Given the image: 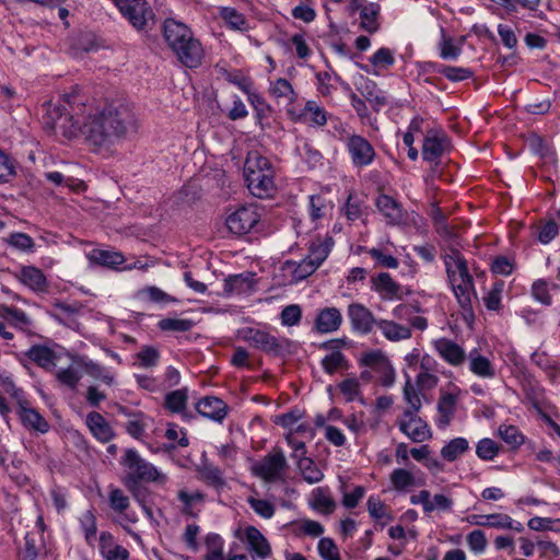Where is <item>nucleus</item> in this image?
I'll use <instances>...</instances> for the list:
<instances>
[{"mask_svg":"<svg viewBox=\"0 0 560 560\" xmlns=\"http://www.w3.org/2000/svg\"><path fill=\"white\" fill-rule=\"evenodd\" d=\"M63 103L50 106L48 117L52 128L72 138L82 132L88 142L96 148H107L125 137L133 124V114L128 104L115 101L101 112L84 118L85 104L78 89L63 95Z\"/></svg>","mask_w":560,"mask_h":560,"instance_id":"f257e3e1","label":"nucleus"},{"mask_svg":"<svg viewBox=\"0 0 560 560\" xmlns=\"http://www.w3.org/2000/svg\"><path fill=\"white\" fill-rule=\"evenodd\" d=\"M444 264L452 290L460 306L463 319L466 324L471 325L475 320L472 299H477V295L467 261L458 249L452 248L444 256Z\"/></svg>","mask_w":560,"mask_h":560,"instance_id":"f03ea898","label":"nucleus"},{"mask_svg":"<svg viewBox=\"0 0 560 560\" xmlns=\"http://www.w3.org/2000/svg\"><path fill=\"white\" fill-rule=\"evenodd\" d=\"M163 36L185 67L194 69L201 65L202 46L186 24L174 19H166L163 23Z\"/></svg>","mask_w":560,"mask_h":560,"instance_id":"7ed1b4c3","label":"nucleus"},{"mask_svg":"<svg viewBox=\"0 0 560 560\" xmlns=\"http://www.w3.org/2000/svg\"><path fill=\"white\" fill-rule=\"evenodd\" d=\"M271 162L258 152H249L244 166V176L250 194L264 199L276 190Z\"/></svg>","mask_w":560,"mask_h":560,"instance_id":"20e7f679","label":"nucleus"},{"mask_svg":"<svg viewBox=\"0 0 560 560\" xmlns=\"http://www.w3.org/2000/svg\"><path fill=\"white\" fill-rule=\"evenodd\" d=\"M241 337L253 348L272 357H285L293 353L294 342L285 337H277L267 330L246 327Z\"/></svg>","mask_w":560,"mask_h":560,"instance_id":"39448f33","label":"nucleus"},{"mask_svg":"<svg viewBox=\"0 0 560 560\" xmlns=\"http://www.w3.org/2000/svg\"><path fill=\"white\" fill-rule=\"evenodd\" d=\"M120 464L127 470L124 481L136 480L140 482L163 483L166 480V477L161 474L154 465L142 458L133 448L126 450L125 455L120 459Z\"/></svg>","mask_w":560,"mask_h":560,"instance_id":"423d86ee","label":"nucleus"},{"mask_svg":"<svg viewBox=\"0 0 560 560\" xmlns=\"http://www.w3.org/2000/svg\"><path fill=\"white\" fill-rule=\"evenodd\" d=\"M260 218L261 214L256 205H245L238 207L226 217L225 225L232 234L243 236L255 230Z\"/></svg>","mask_w":560,"mask_h":560,"instance_id":"0eeeda50","label":"nucleus"},{"mask_svg":"<svg viewBox=\"0 0 560 560\" xmlns=\"http://www.w3.org/2000/svg\"><path fill=\"white\" fill-rule=\"evenodd\" d=\"M288 468L285 456L281 448H273L253 467V474L267 482L281 479Z\"/></svg>","mask_w":560,"mask_h":560,"instance_id":"6e6552de","label":"nucleus"},{"mask_svg":"<svg viewBox=\"0 0 560 560\" xmlns=\"http://www.w3.org/2000/svg\"><path fill=\"white\" fill-rule=\"evenodd\" d=\"M120 13L137 31H145L154 14L145 0H113Z\"/></svg>","mask_w":560,"mask_h":560,"instance_id":"1a4fd4ad","label":"nucleus"},{"mask_svg":"<svg viewBox=\"0 0 560 560\" xmlns=\"http://www.w3.org/2000/svg\"><path fill=\"white\" fill-rule=\"evenodd\" d=\"M287 114L294 122H305L311 127H324L334 116L319 106L315 101H307L304 108L298 112L294 107H288Z\"/></svg>","mask_w":560,"mask_h":560,"instance_id":"9d476101","label":"nucleus"},{"mask_svg":"<svg viewBox=\"0 0 560 560\" xmlns=\"http://www.w3.org/2000/svg\"><path fill=\"white\" fill-rule=\"evenodd\" d=\"M345 144L353 166L365 167L373 163L376 152L364 137L355 133L348 135Z\"/></svg>","mask_w":560,"mask_h":560,"instance_id":"9b49d317","label":"nucleus"},{"mask_svg":"<svg viewBox=\"0 0 560 560\" xmlns=\"http://www.w3.org/2000/svg\"><path fill=\"white\" fill-rule=\"evenodd\" d=\"M402 417L398 422L399 430L412 442L421 443L431 438L429 425L420 417L413 415V411H404Z\"/></svg>","mask_w":560,"mask_h":560,"instance_id":"f8f14e48","label":"nucleus"},{"mask_svg":"<svg viewBox=\"0 0 560 560\" xmlns=\"http://www.w3.org/2000/svg\"><path fill=\"white\" fill-rule=\"evenodd\" d=\"M447 138L441 129L427 131L422 144V158L428 162H436L445 151Z\"/></svg>","mask_w":560,"mask_h":560,"instance_id":"ddd939ff","label":"nucleus"},{"mask_svg":"<svg viewBox=\"0 0 560 560\" xmlns=\"http://www.w3.org/2000/svg\"><path fill=\"white\" fill-rule=\"evenodd\" d=\"M348 317L352 329L362 335L371 332L373 326L378 322L372 312L360 303H352L348 306Z\"/></svg>","mask_w":560,"mask_h":560,"instance_id":"4468645a","label":"nucleus"},{"mask_svg":"<svg viewBox=\"0 0 560 560\" xmlns=\"http://www.w3.org/2000/svg\"><path fill=\"white\" fill-rule=\"evenodd\" d=\"M342 324V315L337 307L320 310L315 318L314 328L319 334H330L339 329Z\"/></svg>","mask_w":560,"mask_h":560,"instance_id":"2eb2a0df","label":"nucleus"},{"mask_svg":"<svg viewBox=\"0 0 560 560\" xmlns=\"http://www.w3.org/2000/svg\"><path fill=\"white\" fill-rule=\"evenodd\" d=\"M196 410L205 418L221 422L226 416V404L218 397L207 396L196 404Z\"/></svg>","mask_w":560,"mask_h":560,"instance_id":"dca6fc26","label":"nucleus"},{"mask_svg":"<svg viewBox=\"0 0 560 560\" xmlns=\"http://www.w3.org/2000/svg\"><path fill=\"white\" fill-rule=\"evenodd\" d=\"M434 348L441 358L451 365H460L466 359L465 350L451 339L441 338L435 340Z\"/></svg>","mask_w":560,"mask_h":560,"instance_id":"f3484780","label":"nucleus"},{"mask_svg":"<svg viewBox=\"0 0 560 560\" xmlns=\"http://www.w3.org/2000/svg\"><path fill=\"white\" fill-rule=\"evenodd\" d=\"M0 319L24 332H27L32 325V319L24 311L5 304H0Z\"/></svg>","mask_w":560,"mask_h":560,"instance_id":"a211bd4d","label":"nucleus"},{"mask_svg":"<svg viewBox=\"0 0 560 560\" xmlns=\"http://www.w3.org/2000/svg\"><path fill=\"white\" fill-rule=\"evenodd\" d=\"M372 288L381 294L383 299L393 300L401 299V287L393 280L389 273L381 272L372 279Z\"/></svg>","mask_w":560,"mask_h":560,"instance_id":"6ab92c4d","label":"nucleus"},{"mask_svg":"<svg viewBox=\"0 0 560 560\" xmlns=\"http://www.w3.org/2000/svg\"><path fill=\"white\" fill-rule=\"evenodd\" d=\"M376 207L389 224H398L404 219L401 205L388 195L378 196Z\"/></svg>","mask_w":560,"mask_h":560,"instance_id":"aec40b11","label":"nucleus"},{"mask_svg":"<svg viewBox=\"0 0 560 560\" xmlns=\"http://www.w3.org/2000/svg\"><path fill=\"white\" fill-rule=\"evenodd\" d=\"M22 424L28 429L40 433H46L49 430V423L47 420L31 405L28 407L23 406L22 410H16Z\"/></svg>","mask_w":560,"mask_h":560,"instance_id":"412c9836","label":"nucleus"},{"mask_svg":"<svg viewBox=\"0 0 560 560\" xmlns=\"http://www.w3.org/2000/svg\"><path fill=\"white\" fill-rule=\"evenodd\" d=\"M100 551L106 560H128L130 556L124 546L114 544L113 535L108 532L100 535Z\"/></svg>","mask_w":560,"mask_h":560,"instance_id":"4be33fe9","label":"nucleus"},{"mask_svg":"<svg viewBox=\"0 0 560 560\" xmlns=\"http://www.w3.org/2000/svg\"><path fill=\"white\" fill-rule=\"evenodd\" d=\"M19 279L23 284L35 292H46L47 279L43 271L34 266H24L20 270Z\"/></svg>","mask_w":560,"mask_h":560,"instance_id":"5701e85b","label":"nucleus"},{"mask_svg":"<svg viewBox=\"0 0 560 560\" xmlns=\"http://www.w3.org/2000/svg\"><path fill=\"white\" fill-rule=\"evenodd\" d=\"M358 91L375 112H380L387 104V97L373 80L364 79Z\"/></svg>","mask_w":560,"mask_h":560,"instance_id":"b1692460","label":"nucleus"},{"mask_svg":"<svg viewBox=\"0 0 560 560\" xmlns=\"http://www.w3.org/2000/svg\"><path fill=\"white\" fill-rule=\"evenodd\" d=\"M86 425L92 434L101 442H108L114 436V431L109 423L96 411H92L86 416Z\"/></svg>","mask_w":560,"mask_h":560,"instance_id":"393cba45","label":"nucleus"},{"mask_svg":"<svg viewBox=\"0 0 560 560\" xmlns=\"http://www.w3.org/2000/svg\"><path fill=\"white\" fill-rule=\"evenodd\" d=\"M86 256L92 264L109 268H116L125 260L122 254L119 252L100 248L92 249Z\"/></svg>","mask_w":560,"mask_h":560,"instance_id":"a878e982","label":"nucleus"},{"mask_svg":"<svg viewBox=\"0 0 560 560\" xmlns=\"http://www.w3.org/2000/svg\"><path fill=\"white\" fill-rule=\"evenodd\" d=\"M253 285L254 281L252 273L229 276L224 280V293L228 295L246 293L253 289Z\"/></svg>","mask_w":560,"mask_h":560,"instance_id":"bb28decb","label":"nucleus"},{"mask_svg":"<svg viewBox=\"0 0 560 560\" xmlns=\"http://www.w3.org/2000/svg\"><path fill=\"white\" fill-rule=\"evenodd\" d=\"M245 535L250 549L261 559L270 556L271 547L264 535L254 526L245 529Z\"/></svg>","mask_w":560,"mask_h":560,"instance_id":"cd10ccee","label":"nucleus"},{"mask_svg":"<svg viewBox=\"0 0 560 560\" xmlns=\"http://www.w3.org/2000/svg\"><path fill=\"white\" fill-rule=\"evenodd\" d=\"M457 404V396L452 393H443L438 401V411L440 418L438 420V425L440 428H445L450 424L451 419L455 412V407Z\"/></svg>","mask_w":560,"mask_h":560,"instance_id":"c85d7f7f","label":"nucleus"},{"mask_svg":"<svg viewBox=\"0 0 560 560\" xmlns=\"http://www.w3.org/2000/svg\"><path fill=\"white\" fill-rule=\"evenodd\" d=\"M376 326L385 338L390 341H399L411 337V329L409 327L393 320L381 319L376 323Z\"/></svg>","mask_w":560,"mask_h":560,"instance_id":"c756f323","label":"nucleus"},{"mask_svg":"<svg viewBox=\"0 0 560 560\" xmlns=\"http://www.w3.org/2000/svg\"><path fill=\"white\" fill-rule=\"evenodd\" d=\"M381 13V7L377 3H370L368 7L362 8L359 12L360 28L374 34L380 28L378 15Z\"/></svg>","mask_w":560,"mask_h":560,"instance_id":"7c9ffc66","label":"nucleus"},{"mask_svg":"<svg viewBox=\"0 0 560 560\" xmlns=\"http://www.w3.org/2000/svg\"><path fill=\"white\" fill-rule=\"evenodd\" d=\"M219 15L231 30L247 32L250 28L244 14L238 12L235 8L222 7L220 8Z\"/></svg>","mask_w":560,"mask_h":560,"instance_id":"2f4dec72","label":"nucleus"},{"mask_svg":"<svg viewBox=\"0 0 560 560\" xmlns=\"http://www.w3.org/2000/svg\"><path fill=\"white\" fill-rule=\"evenodd\" d=\"M469 370L475 375L483 378H492L495 375V371L489 359L479 354L476 349L469 353Z\"/></svg>","mask_w":560,"mask_h":560,"instance_id":"473e14b6","label":"nucleus"},{"mask_svg":"<svg viewBox=\"0 0 560 560\" xmlns=\"http://www.w3.org/2000/svg\"><path fill=\"white\" fill-rule=\"evenodd\" d=\"M334 244V240L330 236H326L323 241H313L310 245V254L307 255V258L319 267L328 257Z\"/></svg>","mask_w":560,"mask_h":560,"instance_id":"72a5a7b5","label":"nucleus"},{"mask_svg":"<svg viewBox=\"0 0 560 560\" xmlns=\"http://www.w3.org/2000/svg\"><path fill=\"white\" fill-rule=\"evenodd\" d=\"M101 43L98 42V37L92 32H82L80 33L72 43L73 55H78L79 52H92L96 51L101 47Z\"/></svg>","mask_w":560,"mask_h":560,"instance_id":"f704fd0d","label":"nucleus"},{"mask_svg":"<svg viewBox=\"0 0 560 560\" xmlns=\"http://www.w3.org/2000/svg\"><path fill=\"white\" fill-rule=\"evenodd\" d=\"M464 38L462 37L459 44H455L453 37L445 35V30L441 27V42L439 43L440 57L444 60H456L462 54V44Z\"/></svg>","mask_w":560,"mask_h":560,"instance_id":"c9c22d12","label":"nucleus"},{"mask_svg":"<svg viewBox=\"0 0 560 560\" xmlns=\"http://www.w3.org/2000/svg\"><path fill=\"white\" fill-rule=\"evenodd\" d=\"M298 467L299 470L301 471L303 479L311 485L317 483L322 481L324 478L323 471L310 457L300 458V460L298 462Z\"/></svg>","mask_w":560,"mask_h":560,"instance_id":"e433bc0d","label":"nucleus"},{"mask_svg":"<svg viewBox=\"0 0 560 560\" xmlns=\"http://www.w3.org/2000/svg\"><path fill=\"white\" fill-rule=\"evenodd\" d=\"M468 448L469 443L465 438H455L442 447L441 456L447 462H454Z\"/></svg>","mask_w":560,"mask_h":560,"instance_id":"4c0bfd02","label":"nucleus"},{"mask_svg":"<svg viewBox=\"0 0 560 560\" xmlns=\"http://www.w3.org/2000/svg\"><path fill=\"white\" fill-rule=\"evenodd\" d=\"M80 365L84 369V371L95 380H101L107 385H112L114 382L113 375L104 368L103 365L89 360L86 358H82L80 360Z\"/></svg>","mask_w":560,"mask_h":560,"instance_id":"58836bf2","label":"nucleus"},{"mask_svg":"<svg viewBox=\"0 0 560 560\" xmlns=\"http://www.w3.org/2000/svg\"><path fill=\"white\" fill-rule=\"evenodd\" d=\"M26 357L42 368L52 364L55 354L51 349L46 346L35 345L26 351Z\"/></svg>","mask_w":560,"mask_h":560,"instance_id":"ea45409f","label":"nucleus"},{"mask_svg":"<svg viewBox=\"0 0 560 560\" xmlns=\"http://www.w3.org/2000/svg\"><path fill=\"white\" fill-rule=\"evenodd\" d=\"M188 389L186 387L170 392L165 396L164 406L172 412H182L187 405Z\"/></svg>","mask_w":560,"mask_h":560,"instance_id":"a19ab883","label":"nucleus"},{"mask_svg":"<svg viewBox=\"0 0 560 560\" xmlns=\"http://www.w3.org/2000/svg\"><path fill=\"white\" fill-rule=\"evenodd\" d=\"M158 326L163 331L186 332L195 326V322L187 318L166 317L162 318Z\"/></svg>","mask_w":560,"mask_h":560,"instance_id":"79ce46f5","label":"nucleus"},{"mask_svg":"<svg viewBox=\"0 0 560 560\" xmlns=\"http://www.w3.org/2000/svg\"><path fill=\"white\" fill-rule=\"evenodd\" d=\"M390 483L395 490L405 491L409 487L415 486V477L404 468H396L390 474Z\"/></svg>","mask_w":560,"mask_h":560,"instance_id":"37998d69","label":"nucleus"},{"mask_svg":"<svg viewBox=\"0 0 560 560\" xmlns=\"http://www.w3.org/2000/svg\"><path fill=\"white\" fill-rule=\"evenodd\" d=\"M138 295L141 298H145L150 302L156 303V304H168V303L177 301L175 298L171 296L170 294H167L166 292H164L163 290H161L160 288L154 287V285H150V287H145V288L141 289L138 292Z\"/></svg>","mask_w":560,"mask_h":560,"instance_id":"c03bdc74","label":"nucleus"},{"mask_svg":"<svg viewBox=\"0 0 560 560\" xmlns=\"http://www.w3.org/2000/svg\"><path fill=\"white\" fill-rule=\"evenodd\" d=\"M313 508L325 514H330L336 508V503L323 488L313 491Z\"/></svg>","mask_w":560,"mask_h":560,"instance_id":"a18cd8bd","label":"nucleus"},{"mask_svg":"<svg viewBox=\"0 0 560 560\" xmlns=\"http://www.w3.org/2000/svg\"><path fill=\"white\" fill-rule=\"evenodd\" d=\"M270 93L276 98H288L289 103H293L296 100V93L294 92L291 83L287 79H278L273 82L270 88Z\"/></svg>","mask_w":560,"mask_h":560,"instance_id":"49530a36","label":"nucleus"},{"mask_svg":"<svg viewBox=\"0 0 560 560\" xmlns=\"http://www.w3.org/2000/svg\"><path fill=\"white\" fill-rule=\"evenodd\" d=\"M500 451V446L491 439L485 438L477 443L476 454L482 460H492Z\"/></svg>","mask_w":560,"mask_h":560,"instance_id":"de8ad7c7","label":"nucleus"},{"mask_svg":"<svg viewBox=\"0 0 560 560\" xmlns=\"http://www.w3.org/2000/svg\"><path fill=\"white\" fill-rule=\"evenodd\" d=\"M438 71L452 82L464 81L474 75V72L469 68L463 67L441 66Z\"/></svg>","mask_w":560,"mask_h":560,"instance_id":"09e8293b","label":"nucleus"},{"mask_svg":"<svg viewBox=\"0 0 560 560\" xmlns=\"http://www.w3.org/2000/svg\"><path fill=\"white\" fill-rule=\"evenodd\" d=\"M324 371L332 375L338 369L347 366V360L342 352L336 350L322 360Z\"/></svg>","mask_w":560,"mask_h":560,"instance_id":"8fccbe9b","label":"nucleus"},{"mask_svg":"<svg viewBox=\"0 0 560 560\" xmlns=\"http://www.w3.org/2000/svg\"><path fill=\"white\" fill-rule=\"evenodd\" d=\"M501 439L512 447H518L524 443V436L514 425H501L499 428Z\"/></svg>","mask_w":560,"mask_h":560,"instance_id":"3c124183","label":"nucleus"},{"mask_svg":"<svg viewBox=\"0 0 560 560\" xmlns=\"http://www.w3.org/2000/svg\"><path fill=\"white\" fill-rule=\"evenodd\" d=\"M8 243L10 246L22 252H33L35 247L33 238L30 235L20 232L10 234Z\"/></svg>","mask_w":560,"mask_h":560,"instance_id":"603ef678","label":"nucleus"},{"mask_svg":"<svg viewBox=\"0 0 560 560\" xmlns=\"http://www.w3.org/2000/svg\"><path fill=\"white\" fill-rule=\"evenodd\" d=\"M281 323L283 326H295L302 318V308L298 304L285 306L280 314Z\"/></svg>","mask_w":560,"mask_h":560,"instance_id":"864d4df0","label":"nucleus"},{"mask_svg":"<svg viewBox=\"0 0 560 560\" xmlns=\"http://www.w3.org/2000/svg\"><path fill=\"white\" fill-rule=\"evenodd\" d=\"M318 552L324 560H340L338 548L331 538L324 537L318 541Z\"/></svg>","mask_w":560,"mask_h":560,"instance_id":"5fc2aeb1","label":"nucleus"},{"mask_svg":"<svg viewBox=\"0 0 560 560\" xmlns=\"http://www.w3.org/2000/svg\"><path fill=\"white\" fill-rule=\"evenodd\" d=\"M370 62L374 67L388 68L394 65L395 58L393 51L389 48L382 47L372 55Z\"/></svg>","mask_w":560,"mask_h":560,"instance_id":"6e6d98bb","label":"nucleus"},{"mask_svg":"<svg viewBox=\"0 0 560 560\" xmlns=\"http://www.w3.org/2000/svg\"><path fill=\"white\" fill-rule=\"evenodd\" d=\"M124 485L126 488L130 491L133 499L141 505L144 506V503H147V500L150 495L149 489L142 485L140 481L131 480V481H124Z\"/></svg>","mask_w":560,"mask_h":560,"instance_id":"4d7b16f0","label":"nucleus"},{"mask_svg":"<svg viewBox=\"0 0 560 560\" xmlns=\"http://www.w3.org/2000/svg\"><path fill=\"white\" fill-rule=\"evenodd\" d=\"M248 504L256 514L264 518H271L275 514V506L267 500L248 498Z\"/></svg>","mask_w":560,"mask_h":560,"instance_id":"13d9d810","label":"nucleus"},{"mask_svg":"<svg viewBox=\"0 0 560 560\" xmlns=\"http://www.w3.org/2000/svg\"><path fill=\"white\" fill-rule=\"evenodd\" d=\"M380 267L395 269L398 267V259L392 255L385 254L380 248H371L368 252Z\"/></svg>","mask_w":560,"mask_h":560,"instance_id":"bf43d9fd","label":"nucleus"},{"mask_svg":"<svg viewBox=\"0 0 560 560\" xmlns=\"http://www.w3.org/2000/svg\"><path fill=\"white\" fill-rule=\"evenodd\" d=\"M81 526L84 530V534H85V540L88 541V544H92V541L95 539V536H96V520H95V516L94 514L92 513V511H86L81 520Z\"/></svg>","mask_w":560,"mask_h":560,"instance_id":"052dcab7","label":"nucleus"},{"mask_svg":"<svg viewBox=\"0 0 560 560\" xmlns=\"http://www.w3.org/2000/svg\"><path fill=\"white\" fill-rule=\"evenodd\" d=\"M199 472L208 483L212 486H219L223 483L221 471L218 467L211 464H203L199 469Z\"/></svg>","mask_w":560,"mask_h":560,"instance_id":"680f3d73","label":"nucleus"},{"mask_svg":"<svg viewBox=\"0 0 560 560\" xmlns=\"http://www.w3.org/2000/svg\"><path fill=\"white\" fill-rule=\"evenodd\" d=\"M532 294L534 299L540 302L541 304H551V295L549 294L548 291V283L545 280L538 279L533 283Z\"/></svg>","mask_w":560,"mask_h":560,"instance_id":"e2e57ef3","label":"nucleus"},{"mask_svg":"<svg viewBox=\"0 0 560 560\" xmlns=\"http://www.w3.org/2000/svg\"><path fill=\"white\" fill-rule=\"evenodd\" d=\"M404 398L410 406V408L406 411H413V415H416V412H418L421 408V399L416 388L411 385L409 378L407 380L404 387Z\"/></svg>","mask_w":560,"mask_h":560,"instance_id":"0e129e2a","label":"nucleus"},{"mask_svg":"<svg viewBox=\"0 0 560 560\" xmlns=\"http://www.w3.org/2000/svg\"><path fill=\"white\" fill-rule=\"evenodd\" d=\"M467 544L471 551L475 553H481L487 547V538L482 530L475 529L467 536Z\"/></svg>","mask_w":560,"mask_h":560,"instance_id":"69168bd1","label":"nucleus"},{"mask_svg":"<svg viewBox=\"0 0 560 560\" xmlns=\"http://www.w3.org/2000/svg\"><path fill=\"white\" fill-rule=\"evenodd\" d=\"M110 508L117 512H124L129 506V499L124 494L122 490L115 488L109 492Z\"/></svg>","mask_w":560,"mask_h":560,"instance_id":"338daca9","label":"nucleus"},{"mask_svg":"<svg viewBox=\"0 0 560 560\" xmlns=\"http://www.w3.org/2000/svg\"><path fill=\"white\" fill-rule=\"evenodd\" d=\"M304 416V412L298 408L291 409L290 411L279 415L276 418V423L289 429L292 428L299 420Z\"/></svg>","mask_w":560,"mask_h":560,"instance_id":"774afa93","label":"nucleus"}]
</instances>
